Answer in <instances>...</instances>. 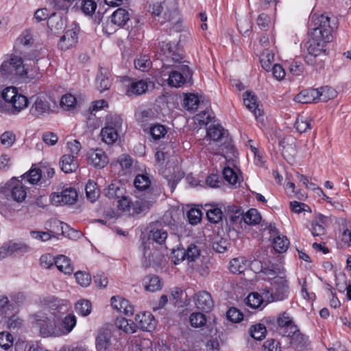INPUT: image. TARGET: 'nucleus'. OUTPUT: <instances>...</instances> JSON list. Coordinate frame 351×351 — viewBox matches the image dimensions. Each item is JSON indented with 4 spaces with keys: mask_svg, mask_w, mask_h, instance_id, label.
I'll use <instances>...</instances> for the list:
<instances>
[{
    "mask_svg": "<svg viewBox=\"0 0 351 351\" xmlns=\"http://www.w3.org/2000/svg\"><path fill=\"white\" fill-rule=\"evenodd\" d=\"M160 53L163 75H168L167 84L171 87L180 88L189 84L192 72L188 65L182 62V56L177 52L176 46L171 43H160Z\"/></svg>",
    "mask_w": 351,
    "mask_h": 351,
    "instance_id": "obj_1",
    "label": "nucleus"
},
{
    "mask_svg": "<svg viewBox=\"0 0 351 351\" xmlns=\"http://www.w3.org/2000/svg\"><path fill=\"white\" fill-rule=\"evenodd\" d=\"M125 190L119 182L112 183L106 191V195L110 199H117L119 210L130 215H136L148 212L154 204V199L139 198L135 201L125 195Z\"/></svg>",
    "mask_w": 351,
    "mask_h": 351,
    "instance_id": "obj_2",
    "label": "nucleus"
},
{
    "mask_svg": "<svg viewBox=\"0 0 351 351\" xmlns=\"http://www.w3.org/2000/svg\"><path fill=\"white\" fill-rule=\"evenodd\" d=\"M49 308L50 314L56 319L58 326V328H55L52 334L56 335L57 337L69 334L76 326L77 318L72 313L62 317L70 308L69 302L64 300L53 298L49 304Z\"/></svg>",
    "mask_w": 351,
    "mask_h": 351,
    "instance_id": "obj_3",
    "label": "nucleus"
},
{
    "mask_svg": "<svg viewBox=\"0 0 351 351\" xmlns=\"http://www.w3.org/2000/svg\"><path fill=\"white\" fill-rule=\"evenodd\" d=\"M28 105L27 98L20 94L16 88L0 86V112L10 115L18 114Z\"/></svg>",
    "mask_w": 351,
    "mask_h": 351,
    "instance_id": "obj_4",
    "label": "nucleus"
},
{
    "mask_svg": "<svg viewBox=\"0 0 351 351\" xmlns=\"http://www.w3.org/2000/svg\"><path fill=\"white\" fill-rule=\"evenodd\" d=\"M123 119L117 114H110L106 117V125L101 129L102 141L108 145L113 144L122 132Z\"/></svg>",
    "mask_w": 351,
    "mask_h": 351,
    "instance_id": "obj_5",
    "label": "nucleus"
},
{
    "mask_svg": "<svg viewBox=\"0 0 351 351\" xmlns=\"http://www.w3.org/2000/svg\"><path fill=\"white\" fill-rule=\"evenodd\" d=\"M0 73L4 79L12 80L15 77L26 75L27 70L25 69L23 59L20 56L11 55L8 60L1 64Z\"/></svg>",
    "mask_w": 351,
    "mask_h": 351,
    "instance_id": "obj_6",
    "label": "nucleus"
},
{
    "mask_svg": "<svg viewBox=\"0 0 351 351\" xmlns=\"http://www.w3.org/2000/svg\"><path fill=\"white\" fill-rule=\"evenodd\" d=\"M22 181L13 177L4 186H0V191L3 193L8 199L22 202L27 195L26 188Z\"/></svg>",
    "mask_w": 351,
    "mask_h": 351,
    "instance_id": "obj_7",
    "label": "nucleus"
},
{
    "mask_svg": "<svg viewBox=\"0 0 351 351\" xmlns=\"http://www.w3.org/2000/svg\"><path fill=\"white\" fill-rule=\"evenodd\" d=\"M333 27L330 24V19L324 14H314L309 23L308 34H313L315 32H320V36H325L326 39H332Z\"/></svg>",
    "mask_w": 351,
    "mask_h": 351,
    "instance_id": "obj_8",
    "label": "nucleus"
},
{
    "mask_svg": "<svg viewBox=\"0 0 351 351\" xmlns=\"http://www.w3.org/2000/svg\"><path fill=\"white\" fill-rule=\"evenodd\" d=\"M271 292L269 289H263V295L267 303L280 301L288 296L289 286L285 277L277 278L275 282H271Z\"/></svg>",
    "mask_w": 351,
    "mask_h": 351,
    "instance_id": "obj_9",
    "label": "nucleus"
},
{
    "mask_svg": "<svg viewBox=\"0 0 351 351\" xmlns=\"http://www.w3.org/2000/svg\"><path fill=\"white\" fill-rule=\"evenodd\" d=\"M164 255L154 243L148 242L143 244V258L142 265L144 267H157L161 264Z\"/></svg>",
    "mask_w": 351,
    "mask_h": 351,
    "instance_id": "obj_10",
    "label": "nucleus"
},
{
    "mask_svg": "<svg viewBox=\"0 0 351 351\" xmlns=\"http://www.w3.org/2000/svg\"><path fill=\"white\" fill-rule=\"evenodd\" d=\"M309 36L306 48L308 53L314 57L324 53L326 51L327 44L332 40V39H326L324 36H320V32H315Z\"/></svg>",
    "mask_w": 351,
    "mask_h": 351,
    "instance_id": "obj_11",
    "label": "nucleus"
},
{
    "mask_svg": "<svg viewBox=\"0 0 351 351\" xmlns=\"http://www.w3.org/2000/svg\"><path fill=\"white\" fill-rule=\"evenodd\" d=\"M34 321L43 336L58 337L56 335L52 334L55 328H58L57 321L53 316L51 315V317H47L43 313H39L35 315Z\"/></svg>",
    "mask_w": 351,
    "mask_h": 351,
    "instance_id": "obj_12",
    "label": "nucleus"
},
{
    "mask_svg": "<svg viewBox=\"0 0 351 351\" xmlns=\"http://www.w3.org/2000/svg\"><path fill=\"white\" fill-rule=\"evenodd\" d=\"M206 136L215 142H221L228 151L232 149V145L228 138V132L219 124L211 125L206 132Z\"/></svg>",
    "mask_w": 351,
    "mask_h": 351,
    "instance_id": "obj_13",
    "label": "nucleus"
},
{
    "mask_svg": "<svg viewBox=\"0 0 351 351\" xmlns=\"http://www.w3.org/2000/svg\"><path fill=\"white\" fill-rule=\"evenodd\" d=\"M77 199V191L72 189H66L60 192H53L50 195L51 203L54 206L72 205Z\"/></svg>",
    "mask_w": 351,
    "mask_h": 351,
    "instance_id": "obj_14",
    "label": "nucleus"
},
{
    "mask_svg": "<svg viewBox=\"0 0 351 351\" xmlns=\"http://www.w3.org/2000/svg\"><path fill=\"white\" fill-rule=\"evenodd\" d=\"M51 112L49 98L47 96L36 97L30 108V113L37 118H41Z\"/></svg>",
    "mask_w": 351,
    "mask_h": 351,
    "instance_id": "obj_15",
    "label": "nucleus"
},
{
    "mask_svg": "<svg viewBox=\"0 0 351 351\" xmlns=\"http://www.w3.org/2000/svg\"><path fill=\"white\" fill-rule=\"evenodd\" d=\"M277 324L279 332L282 336L289 335L292 331H296L297 326L287 312L280 313L277 317Z\"/></svg>",
    "mask_w": 351,
    "mask_h": 351,
    "instance_id": "obj_16",
    "label": "nucleus"
},
{
    "mask_svg": "<svg viewBox=\"0 0 351 351\" xmlns=\"http://www.w3.org/2000/svg\"><path fill=\"white\" fill-rule=\"evenodd\" d=\"M87 158L88 163L97 169L105 167L109 162L107 154L100 148L90 149L87 153Z\"/></svg>",
    "mask_w": 351,
    "mask_h": 351,
    "instance_id": "obj_17",
    "label": "nucleus"
},
{
    "mask_svg": "<svg viewBox=\"0 0 351 351\" xmlns=\"http://www.w3.org/2000/svg\"><path fill=\"white\" fill-rule=\"evenodd\" d=\"M195 306L205 312L210 311L214 306V302L210 294L207 291H199L193 297Z\"/></svg>",
    "mask_w": 351,
    "mask_h": 351,
    "instance_id": "obj_18",
    "label": "nucleus"
},
{
    "mask_svg": "<svg viewBox=\"0 0 351 351\" xmlns=\"http://www.w3.org/2000/svg\"><path fill=\"white\" fill-rule=\"evenodd\" d=\"M135 324L136 328L143 330L151 331L155 328L156 320L154 315L149 312H143L136 315Z\"/></svg>",
    "mask_w": 351,
    "mask_h": 351,
    "instance_id": "obj_19",
    "label": "nucleus"
},
{
    "mask_svg": "<svg viewBox=\"0 0 351 351\" xmlns=\"http://www.w3.org/2000/svg\"><path fill=\"white\" fill-rule=\"evenodd\" d=\"M243 104L245 107L250 110L254 117L257 119L263 113L259 104L257 101V97L251 91H246L243 95Z\"/></svg>",
    "mask_w": 351,
    "mask_h": 351,
    "instance_id": "obj_20",
    "label": "nucleus"
},
{
    "mask_svg": "<svg viewBox=\"0 0 351 351\" xmlns=\"http://www.w3.org/2000/svg\"><path fill=\"white\" fill-rule=\"evenodd\" d=\"M154 84L148 80H139L130 84L126 90L128 96L140 95L145 93L149 88L153 87Z\"/></svg>",
    "mask_w": 351,
    "mask_h": 351,
    "instance_id": "obj_21",
    "label": "nucleus"
},
{
    "mask_svg": "<svg viewBox=\"0 0 351 351\" xmlns=\"http://www.w3.org/2000/svg\"><path fill=\"white\" fill-rule=\"evenodd\" d=\"M77 41V32L73 29H69L60 38L58 46L62 50H68L74 47Z\"/></svg>",
    "mask_w": 351,
    "mask_h": 351,
    "instance_id": "obj_22",
    "label": "nucleus"
},
{
    "mask_svg": "<svg viewBox=\"0 0 351 351\" xmlns=\"http://www.w3.org/2000/svg\"><path fill=\"white\" fill-rule=\"evenodd\" d=\"M111 337V333L108 329L101 328L99 330L95 341L96 350L107 351Z\"/></svg>",
    "mask_w": 351,
    "mask_h": 351,
    "instance_id": "obj_23",
    "label": "nucleus"
},
{
    "mask_svg": "<svg viewBox=\"0 0 351 351\" xmlns=\"http://www.w3.org/2000/svg\"><path fill=\"white\" fill-rule=\"evenodd\" d=\"M318 90L311 88L301 91L294 97V101L301 104H310L318 101Z\"/></svg>",
    "mask_w": 351,
    "mask_h": 351,
    "instance_id": "obj_24",
    "label": "nucleus"
},
{
    "mask_svg": "<svg viewBox=\"0 0 351 351\" xmlns=\"http://www.w3.org/2000/svg\"><path fill=\"white\" fill-rule=\"evenodd\" d=\"M19 299H22V295H18L12 296L10 300L6 296H0V311L10 315V312L14 310L18 306Z\"/></svg>",
    "mask_w": 351,
    "mask_h": 351,
    "instance_id": "obj_25",
    "label": "nucleus"
},
{
    "mask_svg": "<svg viewBox=\"0 0 351 351\" xmlns=\"http://www.w3.org/2000/svg\"><path fill=\"white\" fill-rule=\"evenodd\" d=\"M143 285L146 291L155 292L162 289V284L158 276L149 275L144 278Z\"/></svg>",
    "mask_w": 351,
    "mask_h": 351,
    "instance_id": "obj_26",
    "label": "nucleus"
},
{
    "mask_svg": "<svg viewBox=\"0 0 351 351\" xmlns=\"http://www.w3.org/2000/svg\"><path fill=\"white\" fill-rule=\"evenodd\" d=\"M156 116L155 110L151 108L144 109L136 113V119L143 127L144 131L148 130V128H146L147 123L153 121L156 118Z\"/></svg>",
    "mask_w": 351,
    "mask_h": 351,
    "instance_id": "obj_27",
    "label": "nucleus"
},
{
    "mask_svg": "<svg viewBox=\"0 0 351 351\" xmlns=\"http://www.w3.org/2000/svg\"><path fill=\"white\" fill-rule=\"evenodd\" d=\"M167 232L163 228H159L156 226L153 227L149 234V240L154 243L162 245L167 239Z\"/></svg>",
    "mask_w": 351,
    "mask_h": 351,
    "instance_id": "obj_28",
    "label": "nucleus"
},
{
    "mask_svg": "<svg viewBox=\"0 0 351 351\" xmlns=\"http://www.w3.org/2000/svg\"><path fill=\"white\" fill-rule=\"evenodd\" d=\"M129 12L123 8H118L111 16V22L118 27H123L130 20Z\"/></svg>",
    "mask_w": 351,
    "mask_h": 351,
    "instance_id": "obj_29",
    "label": "nucleus"
},
{
    "mask_svg": "<svg viewBox=\"0 0 351 351\" xmlns=\"http://www.w3.org/2000/svg\"><path fill=\"white\" fill-rule=\"evenodd\" d=\"M54 263L58 270L64 274L70 275L73 272V267L71 260L64 255H59L54 261Z\"/></svg>",
    "mask_w": 351,
    "mask_h": 351,
    "instance_id": "obj_30",
    "label": "nucleus"
},
{
    "mask_svg": "<svg viewBox=\"0 0 351 351\" xmlns=\"http://www.w3.org/2000/svg\"><path fill=\"white\" fill-rule=\"evenodd\" d=\"M60 166L62 171L66 173H71L77 168V162L75 160L74 156L70 154H64L61 158Z\"/></svg>",
    "mask_w": 351,
    "mask_h": 351,
    "instance_id": "obj_31",
    "label": "nucleus"
},
{
    "mask_svg": "<svg viewBox=\"0 0 351 351\" xmlns=\"http://www.w3.org/2000/svg\"><path fill=\"white\" fill-rule=\"evenodd\" d=\"M261 272L265 276V279L275 282L277 278H283V272L278 265H271L270 266L262 267Z\"/></svg>",
    "mask_w": 351,
    "mask_h": 351,
    "instance_id": "obj_32",
    "label": "nucleus"
},
{
    "mask_svg": "<svg viewBox=\"0 0 351 351\" xmlns=\"http://www.w3.org/2000/svg\"><path fill=\"white\" fill-rule=\"evenodd\" d=\"M23 247H27L26 245L21 243L9 241L4 243L0 247V260L10 255H12L18 250H21Z\"/></svg>",
    "mask_w": 351,
    "mask_h": 351,
    "instance_id": "obj_33",
    "label": "nucleus"
},
{
    "mask_svg": "<svg viewBox=\"0 0 351 351\" xmlns=\"http://www.w3.org/2000/svg\"><path fill=\"white\" fill-rule=\"evenodd\" d=\"M293 332H290L289 335H287L290 338V344L296 348H302L306 346L308 342V337L302 334L300 331L298 330V327H296V331H292Z\"/></svg>",
    "mask_w": 351,
    "mask_h": 351,
    "instance_id": "obj_34",
    "label": "nucleus"
},
{
    "mask_svg": "<svg viewBox=\"0 0 351 351\" xmlns=\"http://www.w3.org/2000/svg\"><path fill=\"white\" fill-rule=\"evenodd\" d=\"M111 84V80L107 75V71L106 70L104 71L100 70L96 78L97 88L101 93L109 89Z\"/></svg>",
    "mask_w": 351,
    "mask_h": 351,
    "instance_id": "obj_35",
    "label": "nucleus"
},
{
    "mask_svg": "<svg viewBox=\"0 0 351 351\" xmlns=\"http://www.w3.org/2000/svg\"><path fill=\"white\" fill-rule=\"evenodd\" d=\"M41 177V170L36 167L35 165H32V168L21 176L22 180H25L31 184H37L40 180Z\"/></svg>",
    "mask_w": 351,
    "mask_h": 351,
    "instance_id": "obj_36",
    "label": "nucleus"
},
{
    "mask_svg": "<svg viewBox=\"0 0 351 351\" xmlns=\"http://www.w3.org/2000/svg\"><path fill=\"white\" fill-rule=\"evenodd\" d=\"M248 267V261L245 257L233 258L230 262V270L234 274H241Z\"/></svg>",
    "mask_w": 351,
    "mask_h": 351,
    "instance_id": "obj_37",
    "label": "nucleus"
},
{
    "mask_svg": "<svg viewBox=\"0 0 351 351\" xmlns=\"http://www.w3.org/2000/svg\"><path fill=\"white\" fill-rule=\"evenodd\" d=\"M324 217L315 218L311 222L310 231L314 237H321L326 233L325 227L324 226Z\"/></svg>",
    "mask_w": 351,
    "mask_h": 351,
    "instance_id": "obj_38",
    "label": "nucleus"
},
{
    "mask_svg": "<svg viewBox=\"0 0 351 351\" xmlns=\"http://www.w3.org/2000/svg\"><path fill=\"white\" fill-rule=\"evenodd\" d=\"M115 324L117 328L126 333H134L136 330V326L135 323L133 321L127 319L124 317L117 318Z\"/></svg>",
    "mask_w": 351,
    "mask_h": 351,
    "instance_id": "obj_39",
    "label": "nucleus"
},
{
    "mask_svg": "<svg viewBox=\"0 0 351 351\" xmlns=\"http://www.w3.org/2000/svg\"><path fill=\"white\" fill-rule=\"evenodd\" d=\"M312 119L309 117L301 115L298 117L295 123V128L300 133L306 132L312 128Z\"/></svg>",
    "mask_w": 351,
    "mask_h": 351,
    "instance_id": "obj_40",
    "label": "nucleus"
},
{
    "mask_svg": "<svg viewBox=\"0 0 351 351\" xmlns=\"http://www.w3.org/2000/svg\"><path fill=\"white\" fill-rule=\"evenodd\" d=\"M264 300H266L263 295V291L262 295L256 292L251 293L245 299V303L252 308H258L263 304Z\"/></svg>",
    "mask_w": 351,
    "mask_h": 351,
    "instance_id": "obj_41",
    "label": "nucleus"
},
{
    "mask_svg": "<svg viewBox=\"0 0 351 351\" xmlns=\"http://www.w3.org/2000/svg\"><path fill=\"white\" fill-rule=\"evenodd\" d=\"M318 90V101L326 102L330 99L335 98L337 96V91L330 86H323Z\"/></svg>",
    "mask_w": 351,
    "mask_h": 351,
    "instance_id": "obj_42",
    "label": "nucleus"
},
{
    "mask_svg": "<svg viewBox=\"0 0 351 351\" xmlns=\"http://www.w3.org/2000/svg\"><path fill=\"white\" fill-rule=\"evenodd\" d=\"M86 194L90 202H95L99 197V190L95 182L89 180L86 185Z\"/></svg>",
    "mask_w": 351,
    "mask_h": 351,
    "instance_id": "obj_43",
    "label": "nucleus"
},
{
    "mask_svg": "<svg viewBox=\"0 0 351 351\" xmlns=\"http://www.w3.org/2000/svg\"><path fill=\"white\" fill-rule=\"evenodd\" d=\"M242 218L244 222L249 225L258 224L261 220L260 213L255 208L250 209Z\"/></svg>",
    "mask_w": 351,
    "mask_h": 351,
    "instance_id": "obj_44",
    "label": "nucleus"
},
{
    "mask_svg": "<svg viewBox=\"0 0 351 351\" xmlns=\"http://www.w3.org/2000/svg\"><path fill=\"white\" fill-rule=\"evenodd\" d=\"M148 130L149 134L154 140H158L164 137L167 132L166 128L159 123L152 124L150 127L148 128Z\"/></svg>",
    "mask_w": 351,
    "mask_h": 351,
    "instance_id": "obj_45",
    "label": "nucleus"
},
{
    "mask_svg": "<svg viewBox=\"0 0 351 351\" xmlns=\"http://www.w3.org/2000/svg\"><path fill=\"white\" fill-rule=\"evenodd\" d=\"M199 104L198 97L192 93L186 94L184 99V106L189 111H195L197 109Z\"/></svg>",
    "mask_w": 351,
    "mask_h": 351,
    "instance_id": "obj_46",
    "label": "nucleus"
},
{
    "mask_svg": "<svg viewBox=\"0 0 351 351\" xmlns=\"http://www.w3.org/2000/svg\"><path fill=\"white\" fill-rule=\"evenodd\" d=\"M206 217L210 222L217 223L221 221L223 213L220 208L215 206H211L210 208L206 210Z\"/></svg>",
    "mask_w": 351,
    "mask_h": 351,
    "instance_id": "obj_47",
    "label": "nucleus"
},
{
    "mask_svg": "<svg viewBox=\"0 0 351 351\" xmlns=\"http://www.w3.org/2000/svg\"><path fill=\"white\" fill-rule=\"evenodd\" d=\"M134 184L137 189L144 191L149 188L151 180L147 174H138L134 179Z\"/></svg>",
    "mask_w": 351,
    "mask_h": 351,
    "instance_id": "obj_48",
    "label": "nucleus"
},
{
    "mask_svg": "<svg viewBox=\"0 0 351 351\" xmlns=\"http://www.w3.org/2000/svg\"><path fill=\"white\" fill-rule=\"evenodd\" d=\"M273 245L276 252L282 253L287 251L289 245V241L285 236H278L274 239Z\"/></svg>",
    "mask_w": 351,
    "mask_h": 351,
    "instance_id": "obj_49",
    "label": "nucleus"
},
{
    "mask_svg": "<svg viewBox=\"0 0 351 351\" xmlns=\"http://www.w3.org/2000/svg\"><path fill=\"white\" fill-rule=\"evenodd\" d=\"M274 60V54L272 51L266 49L264 51L261 57V63L262 67L267 71L271 69V65Z\"/></svg>",
    "mask_w": 351,
    "mask_h": 351,
    "instance_id": "obj_50",
    "label": "nucleus"
},
{
    "mask_svg": "<svg viewBox=\"0 0 351 351\" xmlns=\"http://www.w3.org/2000/svg\"><path fill=\"white\" fill-rule=\"evenodd\" d=\"M75 308L78 314L87 316L91 312V303L87 300H80L76 302Z\"/></svg>",
    "mask_w": 351,
    "mask_h": 351,
    "instance_id": "obj_51",
    "label": "nucleus"
},
{
    "mask_svg": "<svg viewBox=\"0 0 351 351\" xmlns=\"http://www.w3.org/2000/svg\"><path fill=\"white\" fill-rule=\"evenodd\" d=\"M134 66L141 71H147L152 66V61L147 56H140L134 60Z\"/></svg>",
    "mask_w": 351,
    "mask_h": 351,
    "instance_id": "obj_52",
    "label": "nucleus"
},
{
    "mask_svg": "<svg viewBox=\"0 0 351 351\" xmlns=\"http://www.w3.org/2000/svg\"><path fill=\"white\" fill-rule=\"evenodd\" d=\"M267 330L262 324L252 326L250 328L251 337L256 340H262L265 337Z\"/></svg>",
    "mask_w": 351,
    "mask_h": 351,
    "instance_id": "obj_53",
    "label": "nucleus"
},
{
    "mask_svg": "<svg viewBox=\"0 0 351 351\" xmlns=\"http://www.w3.org/2000/svg\"><path fill=\"white\" fill-rule=\"evenodd\" d=\"M200 256V250L195 244L189 245L186 250V260L188 263L195 261Z\"/></svg>",
    "mask_w": 351,
    "mask_h": 351,
    "instance_id": "obj_54",
    "label": "nucleus"
},
{
    "mask_svg": "<svg viewBox=\"0 0 351 351\" xmlns=\"http://www.w3.org/2000/svg\"><path fill=\"white\" fill-rule=\"evenodd\" d=\"M76 99L71 94L64 95L60 100V106L64 110H70L75 108Z\"/></svg>",
    "mask_w": 351,
    "mask_h": 351,
    "instance_id": "obj_55",
    "label": "nucleus"
},
{
    "mask_svg": "<svg viewBox=\"0 0 351 351\" xmlns=\"http://www.w3.org/2000/svg\"><path fill=\"white\" fill-rule=\"evenodd\" d=\"M206 316L202 313H193L190 315V323L193 327L199 328L205 325Z\"/></svg>",
    "mask_w": 351,
    "mask_h": 351,
    "instance_id": "obj_56",
    "label": "nucleus"
},
{
    "mask_svg": "<svg viewBox=\"0 0 351 351\" xmlns=\"http://www.w3.org/2000/svg\"><path fill=\"white\" fill-rule=\"evenodd\" d=\"M223 176L225 180L230 184H234L238 181V176L235 170L230 167H225L223 168Z\"/></svg>",
    "mask_w": 351,
    "mask_h": 351,
    "instance_id": "obj_57",
    "label": "nucleus"
},
{
    "mask_svg": "<svg viewBox=\"0 0 351 351\" xmlns=\"http://www.w3.org/2000/svg\"><path fill=\"white\" fill-rule=\"evenodd\" d=\"M96 8L97 3L93 0H83L82 2V11L86 15H92Z\"/></svg>",
    "mask_w": 351,
    "mask_h": 351,
    "instance_id": "obj_58",
    "label": "nucleus"
},
{
    "mask_svg": "<svg viewBox=\"0 0 351 351\" xmlns=\"http://www.w3.org/2000/svg\"><path fill=\"white\" fill-rule=\"evenodd\" d=\"M13 344V338L10 333L8 332H0V347L7 350Z\"/></svg>",
    "mask_w": 351,
    "mask_h": 351,
    "instance_id": "obj_59",
    "label": "nucleus"
},
{
    "mask_svg": "<svg viewBox=\"0 0 351 351\" xmlns=\"http://www.w3.org/2000/svg\"><path fill=\"white\" fill-rule=\"evenodd\" d=\"M237 26L241 34L245 35L250 32L252 25L248 18H243L237 21Z\"/></svg>",
    "mask_w": 351,
    "mask_h": 351,
    "instance_id": "obj_60",
    "label": "nucleus"
},
{
    "mask_svg": "<svg viewBox=\"0 0 351 351\" xmlns=\"http://www.w3.org/2000/svg\"><path fill=\"white\" fill-rule=\"evenodd\" d=\"M187 217L191 224L196 225L202 219V211L198 208H191L187 212Z\"/></svg>",
    "mask_w": 351,
    "mask_h": 351,
    "instance_id": "obj_61",
    "label": "nucleus"
},
{
    "mask_svg": "<svg viewBox=\"0 0 351 351\" xmlns=\"http://www.w3.org/2000/svg\"><path fill=\"white\" fill-rule=\"evenodd\" d=\"M76 281L82 287H88L91 282L90 275L86 272L77 271L75 274Z\"/></svg>",
    "mask_w": 351,
    "mask_h": 351,
    "instance_id": "obj_62",
    "label": "nucleus"
},
{
    "mask_svg": "<svg viewBox=\"0 0 351 351\" xmlns=\"http://www.w3.org/2000/svg\"><path fill=\"white\" fill-rule=\"evenodd\" d=\"M119 304V312L123 313L126 315H132L134 313V307L128 300L120 297Z\"/></svg>",
    "mask_w": 351,
    "mask_h": 351,
    "instance_id": "obj_63",
    "label": "nucleus"
},
{
    "mask_svg": "<svg viewBox=\"0 0 351 351\" xmlns=\"http://www.w3.org/2000/svg\"><path fill=\"white\" fill-rule=\"evenodd\" d=\"M0 140L3 145L10 147L15 141V134L11 131H6L1 134Z\"/></svg>",
    "mask_w": 351,
    "mask_h": 351,
    "instance_id": "obj_64",
    "label": "nucleus"
}]
</instances>
